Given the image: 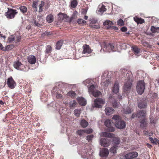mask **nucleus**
<instances>
[{
  "instance_id": "nucleus-1",
  "label": "nucleus",
  "mask_w": 159,
  "mask_h": 159,
  "mask_svg": "<svg viewBox=\"0 0 159 159\" xmlns=\"http://www.w3.org/2000/svg\"><path fill=\"white\" fill-rule=\"evenodd\" d=\"M112 119L114 121L115 126L117 128L121 129H124L125 127V122L121 120L119 116L115 115L113 116Z\"/></svg>"
},
{
  "instance_id": "nucleus-2",
  "label": "nucleus",
  "mask_w": 159,
  "mask_h": 159,
  "mask_svg": "<svg viewBox=\"0 0 159 159\" xmlns=\"http://www.w3.org/2000/svg\"><path fill=\"white\" fill-rule=\"evenodd\" d=\"M101 80V86L103 87H108L111 83V78L107 73H105L103 74Z\"/></svg>"
},
{
  "instance_id": "nucleus-3",
  "label": "nucleus",
  "mask_w": 159,
  "mask_h": 159,
  "mask_svg": "<svg viewBox=\"0 0 159 159\" xmlns=\"http://www.w3.org/2000/svg\"><path fill=\"white\" fill-rule=\"evenodd\" d=\"M130 75L129 74H126V77L127 79H126L125 83L124 85V90L125 91H128L130 90L132 87L131 82L132 81V75L130 73Z\"/></svg>"
},
{
  "instance_id": "nucleus-4",
  "label": "nucleus",
  "mask_w": 159,
  "mask_h": 159,
  "mask_svg": "<svg viewBox=\"0 0 159 159\" xmlns=\"http://www.w3.org/2000/svg\"><path fill=\"white\" fill-rule=\"evenodd\" d=\"M146 115V112L144 110H141L139 111L137 114L136 116L141 118V120L140 121V126L142 128L146 125V122L145 120V117Z\"/></svg>"
},
{
  "instance_id": "nucleus-5",
  "label": "nucleus",
  "mask_w": 159,
  "mask_h": 159,
  "mask_svg": "<svg viewBox=\"0 0 159 159\" xmlns=\"http://www.w3.org/2000/svg\"><path fill=\"white\" fill-rule=\"evenodd\" d=\"M145 89V84L143 80L139 81L137 84L136 89L138 93L142 94L144 92Z\"/></svg>"
},
{
  "instance_id": "nucleus-6",
  "label": "nucleus",
  "mask_w": 159,
  "mask_h": 159,
  "mask_svg": "<svg viewBox=\"0 0 159 159\" xmlns=\"http://www.w3.org/2000/svg\"><path fill=\"white\" fill-rule=\"evenodd\" d=\"M105 100L101 98H98L94 100L93 105V107L101 108L105 103Z\"/></svg>"
},
{
  "instance_id": "nucleus-7",
  "label": "nucleus",
  "mask_w": 159,
  "mask_h": 159,
  "mask_svg": "<svg viewBox=\"0 0 159 159\" xmlns=\"http://www.w3.org/2000/svg\"><path fill=\"white\" fill-rule=\"evenodd\" d=\"M101 46L103 48V51L106 52H110L114 48V46L112 44L109 43L107 44L105 43H103Z\"/></svg>"
},
{
  "instance_id": "nucleus-8",
  "label": "nucleus",
  "mask_w": 159,
  "mask_h": 159,
  "mask_svg": "<svg viewBox=\"0 0 159 159\" xmlns=\"http://www.w3.org/2000/svg\"><path fill=\"white\" fill-rule=\"evenodd\" d=\"M17 13V12L16 10L8 8L7 11L6 13V16L8 18H13Z\"/></svg>"
},
{
  "instance_id": "nucleus-9",
  "label": "nucleus",
  "mask_w": 159,
  "mask_h": 159,
  "mask_svg": "<svg viewBox=\"0 0 159 159\" xmlns=\"http://www.w3.org/2000/svg\"><path fill=\"white\" fill-rule=\"evenodd\" d=\"M14 67L16 69L20 70H24L25 66L20 61H16L13 64Z\"/></svg>"
},
{
  "instance_id": "nucleus-10",
  "label": "nucleus",
  "mask_w": 159,
  "mask_h": 159,
  "mask_svg": "<svg viewBox=\"0 0 159 159\" xmlns=\"http://www.w3.org/2000/svg\"><path fill=\"white\" fill-rule=\"evenodd\" d=\"M111 120H107L105 122V125L107 127L109 128L108 130L111 132H114L115 131V128L112 127V124L111 123Z\"/></svg>"
},
{
  "instance_id": "nucleus-11",
  "label": "nucleus",
  "mask_w": 159,
  "mask_h": 159,
  "mask_svg": "<svg viewBox=\"0 0 159 159\" xmlns=\"http://www.w3.org/2000/svg\"><path fill=\"white\" fill-rule=\"evenodd\" d=\"M138 155L136 152H133L126 154L125 157L126 159H131L137 157Z\"/></svg>"
},
{
  "instance_id": "nucleus-12",
  "label": "nucleus",
  "mask_w": 159,
  "mask_h": 159,
  "mask_svg": "<svg viewBox=\"0 0 159 159\" xmlns=\"http://www.w3.org/2000/svg\"><path fill=\"white\" fill-rule=\"evenodd\" d=\"M110 140L106 138H102L100 139V144L104 147H107L110 144Z\"/></svg>"
},
{
  "instance_id": "nucleus-13",
  "label": "nucleus",
  "mask_w": 159,
  "mask_h": 159,
  "mask_svg": "<svg viewBox=\"0 0 159 159\" xmlns=\"http://www.w3.org/2000/svg\"><path fill=\"white\" fill-rule=\"evenodd\" d=\"M7 84L11 89L14 88L16 85V84L12 77L8 79Z\"/></svg>"
},
{
  "instance_id": "nucleus-14",
  "label": "nucleus",
  "mask_w": 159,
  "mask_h": 159,
  "mask_svg": "<svg viewBox=\"0 0 159 159\" xmlns=\"http://www.w3.org/2000/svg\"><path fill=\"white\" fill-rule=\"evenodd\" d=\"M109 153V151L107 149L103 148L101 149L100 152V155L102 157H106L107 156Z\"/></svg>"
},
{
  "instance_id": "nucleus-15",
  "label": "nucleus",
  "mask_w": 159,
  "mask_h": 159,
  "mask_svg": "<svg viewBox=\"0 0 159 159\" xmlns=\"http://www.w3.org/2000/svg\"><path fill=\"white\" fill-rule=\"evenodd\" d=\"M83 50L82 53L84 54L86 53H90L92 52V50L89 48L88 45H85L83 46Z\"/></svg>"
},
{
  "instance_id": "nucleus-16",
  "label": "nucleus",
  "mask_w": 159,
  "mask_h": 159,
  "mask_svg": "<svg viewBox=\"0 0 159 159\" xmlns=\"http://www.w3.org/2000/svg\"><path fill=\"white\" fill-rule=\"evenodd\" d=\"M28 62L32 64H34L36 62V58L35 56L33 55H30L28 58Z\"/></svg>"
},
{
  "instance_id": "nucleus-17",
  "label": "nucleus",
  "mask_w": 159,
  "mask_h": 159,
  "mask_svg": "<svg viewBox=\"0 0 159 159\" xmlns=\"http://www.w3.org/2000/svg\"><path fill=\"white\" fill-rule=\"evenodd\" d=\"M79 103L81 105L84 106L86 104V100L83 98L78 97L77 98Z\"/></svg>"
},
{
  "instance_id": "nucleus-18",
  "label": "nucleus",
  "mask_w": 159,
  "mask_h": 159,
  "mask_svg": "<svg viewBox=\"0 0 159 159\" xmlns=\"http://www.w3.org/2000/svg\"><path fill=\"white\" fill-rule=\"evenodd\" d=\"M105 112L107 115H110L113 113L114 111V110L111 107H107L105 110Z\"/></svg>"
},
{
  "instance_id": "nucleus-19",
  "label": "nucleus",
  "mask_w": 159,
  "mask_h": 159,
  "mask_svg": "<svg viewBox=\"0 0 159 159\" xmlns=\"http://www.w3.org/2000/svg\"><path fill=\"white\" fill-rule=\"evenodd\" d=\"M119 90V86L118 83L116 82L114 84L113 87L112 89V91L115 94L118 93Z\"/></svg>"
},
{
  "instance_id": "nucleus-20",
  "label": "nucleus",
  "mask_w": 159,
  "mask_h": 159,
  "mask_svg": "<svg viewBox=\"0 0 159 159\" xmlns=\"http://www.w3.org/2000/svg\"><path fill=\"white\" fill-rule=\"evenodd\" d=\"M134 20L137 23V24H142L144 22V20L141 18H139L137 17H134Z\"/></svg>"
},
{
  "instance_id": "nucleus-21",
  "label": "nucleus",
  "mask_w": 159,
  "mask_h": 159,
  "mask_svg": "<svg viewBox=\"0 0 159 159\" xmlns=\"http://www.w3.org/2000/svg\"><path fill=\"white\" fill-rule=\"evenodd\" d=\"M101 136L108 137L109 138L113 137V134L106 132H102L100 134Z\"/></svg>"
},
{
  "instance_id": "nucleus-22",
  "label": "nucleus",
  "mask_w": 159,
  "mask_h": 159,
  "mask_svg": "<svg viewBox=\"0 0 159 159\" xmlns=\"http://www.w3.org/2000/svg\"><path fill=\"white\" fill-rule=\"evenodd\" d=\"M77 104V103L74 100L69 102V106L70 108H73L75 107Z\"/></svg>"
},
{
  "instance_id": "nucleus-23",
  "label": "nucleus",
  "mask_w": 159,
  "mask_h": 159,
  "mask_svg": "<svg viewBox=\"0 0 159 159\" xmlns=\"http://www.w3.org/2000/svg\"><path fill=\"white\" fill-rule=\"evenodd\" d=\"M80 124L82 127L84 128L87 127L88 125V123L84 120H81Z\"/></svg>"
},
{
  "instance_id": "nucleus-24",
  "label": "nucleus",
  "mask_w": 159,
  "mask_h": 159,
  "mask_svg": "<svg viewBox=\"0 0 159 159\" xmlns=\"http://www.w3.org/2000/svg\"><path fill=\"white\" fill-rule=\"evenodd\" d=\"M92 95L94 97H97L101 95V92L99 91L96 89L93 92Z\"/></svg>"
},
{
  "instance_id": "nucleus-25",
  "label": "nucleus",
  "mask_w": 159,
  "mask_h": 159,
  "mask_svg": "<svg viewBox=\"0 0 159 159\" xmlns=\"http://www.w3.org/2000/svg\"><path fill=\"white\" fill-rule=\"evenodd\" d=\"M74 112L75 116L79 117L81 112V110L80 109H76L74 110Z\"/></svg>"
},
{
  "instance_id": "nucleus-26",
  "label": "nucleus",
  "mask_w": 159,
  "mask_h": 159,
  "mask_svg": "<svg viewBox=\"0 0 159 159\" xmlns=\"http://www.w3.org/2000/svg\"><path fill=\"white\" fill-rule=\"evenodd\" d=\"M67 95L68 96L74 98L76 97V94L75 92L72 91H70L67 93Z\"/></svg>"
},
{
  "instance_id": "nucleus-27",
  "label": "nucleus",
  "mask_w": 159,
  "mask_h": 159,
  "mask_svg": "<svg viewBox=\"0 0 159 159\" xmlns=\"http://www.w3.org/2000/svg\"><path fill=\"white\" fill-rule=\"evenodd\" d=\"M138 107L141 108H145L147 106L146 102H140L138 104Z\"/></svg>"
},
{
  "instance_id": "nucleus-28",
  "label": "nucleus",
  "mask_w": 159,
  "mask_h": 159,
  "mask_svg": "<svg viewBox=\"0 0 159 159\" xmlns=\"http://www.w3.org/2000/svg\"><path fill=\"white\" fill-rule=\"evenodd\" d=\"M151 30L153 33H159V27H155L154 26L151 27Z\"/></svg>"
},
{
  "instance_id": "nucleus-29",
  "label": "nucleus",
  "mask_w": 159,
  "mask_h": 159,
  "mask_svg": "<svg viewBox=\"0 0 159 159\" xmlns=\"http://www.w3.org/2000/svg\"><path fill=\"white\" fill-rule=\"evenodd\" d=\"M47 20L49 23H51L53 20V17L52 15H49L47 17Z\"/></svg>"
},
{
  "instance_id": "nucleus-30",
  "label": "nucleus",
  "mask_w": 159,
  "mask_h": 159,
  "mask_svg": "<svg viewBox=\"0 0 159 159\" xmlns=\"http://www.w3.org/2000/svg\"><path fill=\"white\" fill-rule=\"evenodd\" d=\"M117 147L118 146L116 145L113 146V147L110 149V152L113 153H116V150L118 148Z\"/></svg>"
},
{
  "instance_id": "nucleus-31",
  "label": "nucleus",
  "mask_w": 159,
  "mask_h": 159,
  "mask_svg": "<svg viewBox=\"0 0 159 159\" xmlns=\"http://www.w3.org/2000/svg\"><path fill=\"white\" fill-rule=\"evenodd\" d=\"M89 92V93H93V92L95 91V87L94 85H92L90 87H88Z\"/></svg>"
},
{
  "instance_id": "nucleus-32",
  "label": "nucleus",
  "mask_w": 159,
  "mask_h": 159,
  "mask_svg": "<svg viewBox=\"0 0 159 159\" xmlns=\"http://www.w3.org/2000/svg\"><path fill=\"white\" fill-rule=\"evenodd\" d=\"M62 41H58L57 43L56 49L58 50L60 49L62 45Z\"/></svg>"
},
{
  "instance_id": "nucleus-33",
  "label": "nucleus",
  "mask_w": 159,
  "mask_h": 159,
  "mask_svg": "<svg viewBox=\"0 0 159 159\" xmlns=\"http://www.w3.org/2000/svg\"><path fill=\"white\" fill-rule=\"evenodd\" d=\"M106 10V9L105 8V6L102 5L99 10L98 11L100 12L101 14H102Z\"/></svg>"
},
{
  "instance_id": "nucleus-34",
  "label": "nucleus",
  "mask_w": 159,
  "mask_h": 159,
  "mask_svg": "<svg viewBox=\"0 0 159 159\" xmlns=\"http://www.w3.org/2000/svg\"><path fill=\"white\" fill-rule=\"evenodd\" d=\"M113 22L112 21H110L109 20H106L103 23V25H108V26H110L111 25H113Z\"/></svg>"
},
{
  "instance_id": "nucleus-35",
  "label": "nucleus",
  "mask_w": 159,
  "mask_h": 159,
  "mask_svg": "<svg viewBox=\"0 0 159 159\" xmlns=\"http://www.w3.org/2000/svg\"><path fill=\"white\" fill-rule=\"evenodd\" d=\"M133 50L135 54H138L140 52L139 49L137 47L135 46L132 47Z\"/></svg>"
},
{
  "instance_id": "nucleus-36",
  "label": "nucleus",
  "mask_w": 159,
  "mask_h": 159,
  "mask_svg": "<svg viewBox=\"0 0 159 159\" xmlns=\"http://www.w3.org/2000/svg\"><path fill=\"white\" fill-rule=\"evenodd\" d=\"M112 140L113 141L114 143L117 144H119L120 142V139L118 138H113Z\"/></svg>"
},
{
  "instance_id": "nucleus-37",
  "label": "nucleus",
  "mask_w": 159,
  "mask_h": 159,
  "mask_svg": "<svg viewBox=\"0 0 159 159\" xmlns=\"http://www.w3.org/2000/svg\"><path fill=\"white\" fill-rule=\"evenodd\" d=\"M52 51V48L51 46L48 45L47 46L46 49V53H50Z\"/></svg>"
},
{
  "instance_id": "nucleus-38",
  "label": "nucleus",
  "mask_w": 159,
  "mask_h": 159,
  "mask_svg": "<svg viewBox=\"0 0 159 159\" xmlns=\"http://www.w3.org/2000/svg\"><path fill=\"white\" fill-rule=\"evenodd\" d=\"M77 2L76 0H73L71 2V6L73 8H75L77 5Z\"/></svg>"
},
{
  "instance_id": "nucleus-39",
  "label": "nucleus",
  "mask_w": 159,
  "mask_h": 159,
  "mask_svg": "<svg viewBox=\"0 0 159 159\" xmlns=\"http://www.w3.org/2000/svg\"><path fill=\"white\" fill-rule=\"evenodd\" d=\"M44 3L42 1L41 4L39 5V12H41L43 11L42 7L44 6Z\"/></svg>"
},
{
  "instance_id": "nucleus-40",
  "label": "nucleus",
  "mask_w": 159,
  "mask_h": 159,
  "mask_svg": "<svg viewBox=\"0 0 159 159\" xmlns=\"http://www.w3.org/2000/svg\"><path fill=\"white\" fill-rule=\"evenodd\" d=\"M117 24L120 26H122L124 25V23L123 20L121 19H120L117 21Z\"/></svg>"
},
{
  "instance_id": "nucleus-41",
  "label": "nucleus",
  "mask_w": 159,
  "mask_h": 159,
  "mask_svg": "<svg viewBox=\"0 0 159 159\" xmlns=\"http://www.w3.org/2000/svg\"><path fill=\"white\" fill-rule=\"evenodd\" d=\"M20 10L23 13L27 11V8L24 6L20 7Z\"/></svg>"
},
{
  "instance_id": "nucleus-42",
  "label": "nucleus",
  "mask_w": 159,
  "mask_h": 159,
  "mask_svg": "<svg viewBox=\"0 0 159 159\" xmlns=\"http://www.w3.org/2000/svg\"><path fill=\"white\" fill-rule=\"evenodd\" d=\"M15 38L14 37L11 36L9 37L8 38V42L10 43L12 42L15 40Z\"/></svg>"
},
{
  "instance_id": "nucleus-43",
  "label": "nucleus",
  "mask_w": 159,
  "mask_h": 159,
  "mask_svg": "<svg viewBox=\"0 0 159 159\" xmlns=\"http://www.w3.org/2000/svg\"><path fill=\"white\" fill-rule=\"evenodd\" d=\"M77 22L80 24H85L86 23V21L82 19H79L78 20Z\"/></svg>"
},
{
  "instance_id": "nucleus-44",
  "label": "nucleus",
  "mask_w": 159,
  "mask_h": 159,
  "mask_svg": "<svg viewBox=\"0 0 159 159\" xmlns=\"http://www.w3.org/2000/svg\"><path fill=\"white\" fill-rule=\"evenodd\" d=\"M85 133L86 134H90L93 132V130L91 129H86L84 130Z\"/></svg>"
},
{
  "instance_id": "nucleus-45",
  "label": "nucleus",
  "mask_w": 159,
  "mask_h": 159,
  "mask_svg": "<svg viewBox=\"0 0 159 159\" xmlns=\"http://www.w3.org/2000/svg\"><path fill=\"white\" fill-rule=\"evenodd\" d=\"M149 139L152 143L154 144H157V142L158 141L157 139H153L152 137H149Z\"/></svg>"
},
{
  "instance_id": "nucleus-46",
  "label": "nucleus",
  "mask_w": 159,
  "mask_h": 159,
  "mask_svg": "<svg viewBox=\"0 0 159 159\" xmlns=\"http://www.w3.org/2000/svg\"><path fill=\"white\" fill-rule=\"evenodd\" d=\"M120 103H118L116 101H115L113 102L112 103V105L114 108L117 107L119 105Z\"/></svg>"
},
{
  "instance_id": "nucleus-47",
  "label": "nucleus",
  "mask_w": 159,
  "mask_h": 159,
  "mask_svg": "<svg viewBox=\"0 0 159 159\" xmlns=\"http://www.w3.org/2000/svg\"><path fill=\"white\" fill-rule=\"evenodd\" d=\"M77 133L80 136H82L83 134H84V130H80L77 131Z\"/></svg>"
},
{
  "instance_id": "nucleus-48",
  "label": "nucleus",
  "mask_w": 159,
  "mask_h": 159,
  "mask_svg": "<svg viewBox=\"0 0 159 159\" xmlns=\"http://www.w3.org/2000/svg\"><path fill=\"white\" fill-rule=\"evenodd\" d=\"M124 112L125 114H129L131 113V111L130 108L127 107L125 111Z\"/></svg>"
},
{
  "instance_id": "nucleus-49",
  "label": "nucleus",
  "mask_w": 159,
  "mask_h": 159,
  "mask_svg": "<svg viewBox=\"0 0 159 159\" xmlns=\"http://www.w3.org/2000/svg\"><path fill=\"white\" fill-rule=\"evenodd\" d=\"M90 27L95 29H98L100 28L99 25H96L94 24H90L89 25Z\"/></svg>"
},
{
  "instance_id": "nucleus-50",
  "label": "nucleus",
  "mask_w": 159,
  "mask_h": 159,
  "mask_svg": "<svg viewBox=\"0 0 159 159\" xmlns=\"http://www.w3.org/2000/svg\"><path fill=\"white\" fill-rule=\"evenodd\" d=\"M93 137V135H90L88 136L86 138H87V140H88V141H89L90 140H91L92 139Z\"/></svg>"
},
{
  "instance_id": "nucleus-51",
  "label": "nucleus",
  "mask_w": 159,
  "mask_h": 159,
  "mask_svg": "<svg viewBox=\"0 0 159 159\" xmlns=\"http://www.w3.org/2000/svg\"><path fill=\"white\" fill-rule=\"evenodd\" d=\"M56 98L58 99H61L62 97V96L60 93H57L56 95Z\"/></svg>"
},
{
  "instance_id": "nucleus-52",
  "label": "nucleus",
  "mask_w": 159,
  "mask_h": 159,
  "mask_svg": "<svg viewBox=\"0 0 159 159\" xmlns=\"http://www.w3.org/2000/svg\"><path fill=\"white\" fill-rule=\"evenodd\" d=\"M8 47V46H7L5 48H4L2 47V44L0 43V49L1 50L5 51L7 49V48Z\"/></svg>"
},
{
  "instance_id": "nucleus-53",
  "label": "nucleus",
  "mask_w": 159,
  "mask_h": 159,
  "mask_svg": "<svg viewBox=\"0 0 159 159\" xmlns=\"http://www.w3.org/2000/svg\"><path fill=\"white\" fill-rule=\"evenodd\" d=\"M36 20H34V23L35 25L38 26H40V24L38 23V21Z\"/></svg>"
},
{
  "instance_id": "nucleus-54",
  "label": "nucleus",
  "mask_w": 159,
  "mask_h": 159,
  "mask_svg": "<svg viewBox=\"0 0 159 159\" xmlns=\"http://www.w3.org/2000/svg\"><path fill=\"white\" fill-rule=\"evenodd\" d=\"M37 2H34L32 5V7L35 8H37Z\"/></svg>"
},
{
  "instance_id": "nucleus-55",
  "label": "nucleus",
  "mask_w": 159,
  "mask_h": 159,
  "mask_svg": "<svg viewBox=\"0 0 159 159\" xmlns=\"http://www.w3.org/2000/svg\"><path fill=\"white\" fill-rule=\"evenodd\" d=\"M127 28L125 27H123L121 28V30L122 32H126L127 31Z\"/></svg>"
},
{
  "instance_id": "nucleus-56",
  "label": "nucleus",
  "mask_w": 159,
  "mask_h": 159,
  "mask_svg": "<svg viewBox=\"0 0 159 159\" xmlns=\"http://www.w3.org/2000/svg\"><path fill=\"white\" fill-rule=\"evenodd\" d=\"M21 39V37L20 36H18V37H17V41H18V42H19V41L20 39Z\"/></svg>"
},
{
  "instance_id": "nucleus-57",
  "label": "nucleus",
  "mask_w": 159,
  "mask_h": 159,
  "mask_svg": "<svg viewBox=\"0 0 159 159\" xmlns=\"http://www.w3.org/2000/svg\"><path fill=\"white\" fill-rule=\"evenodd\" d=\"M0 36L1 37L3 38L4 39L6 38V37L5 36H2V34H0Z\"/></svg>"
},
{
  "instance_id": "nucleus-58",
  "label": "nucleus",
  "mask_w": 159,
  "mask_h": 159,
  "mask_svg": "<svg viewBox=\"0 0 159 159\" xmlns=\"http://www.w3.org/2000/svg\"><path fill=\"white\" fill-rule=\"evenodd\" d=\"M77 12L76 11H75L73 14V16H76V15L77 14Z\"/></svg>"
},
{
  "instance_id": "nucleus-59",
  "label": "nucleus",
  "mask_w": 159,
  "mask_h": 159,
  "mask_svg": "<svg viewBox=\"0 0 159 159\" xmlns=\"http://www.w3.org/2000/svg\"><path fill=\"white\" fill-rule=\"evenodd\" d=\"M147 145H148V147L149 148H151V147H152V146L151 145L149 144H148V143H147Z\"/></svg>"
},
{
  "instance_id": "nucleus-60",
  "label": "nucleus",
  "mask_w": 159,
  "mask_h": 159,
  "mask_svg": "<svg viewBox=\"0 0 159 159\" xmlns=\"http://www.w3.org/2000/svg\"><path fill=\"white\" fill-rule=\"evenodd\" d=\"M88 16H85L84 17V19L85 20H87L88 18Z\"/></svg>"
},
{
  "instance_id": "nucleus-61",
  "label": "nucleus",
  "mask_w": 159,
  "mask_h": 159,
  "mask_svg": "<svg viewBox=\"0 0 159 159\" xmlns=\"http://www.w3.org/2000/svg\"><path fill=\"white\" fill-rule=\"evenodd\" d=\"M144 134H146V135H148V132L147 131H144Z\"/></svg>"
},
{
  "instance_id": "nucleus-62",
  "label": "nucleus",
  "mask_w": 159,
  "mask_h": 159,
  "mask_svg": "<svg viewBox=\"0 0 159 159\" xmlns=\"http://www.w3.org/2000/svg\"><path fill=\"white\" fill-rule=\"evenodd\" d=\"M118 98L119 100H120V99H121L122 98H121V96L120 95H118Z\"/></svg>"
},
{
  "instance_id": "nucleus-63",
  "label": "nucleus",
  "mask_w": 159,
  "mask_h": 159,
  "mask_svg": "<svg viewBox=\"0 0 159 159\" xmlns=\"http://www.w3.org/2000/svg\"><path fill=\"white\" fill-rule=\"evenodd\" d=\"M89 80H86L84 82V83L85 84V83H89Z\"/></svg>"
},
{
  "instance_id": "nucleus-64",
  "label": "nucleus",
  "mask_w": 159,
  "mask_h": 159,
  "mask_svg": "<svg viewBox=\"0 0 159 159\" xmlns=\"http://www.w3.org/2000/svg\"><path fill=\"white\" fill-rule=\"evenodd\" d=\"M156 58L158 60H159V56H157Z\"/></svg>"
}]
</instances>
